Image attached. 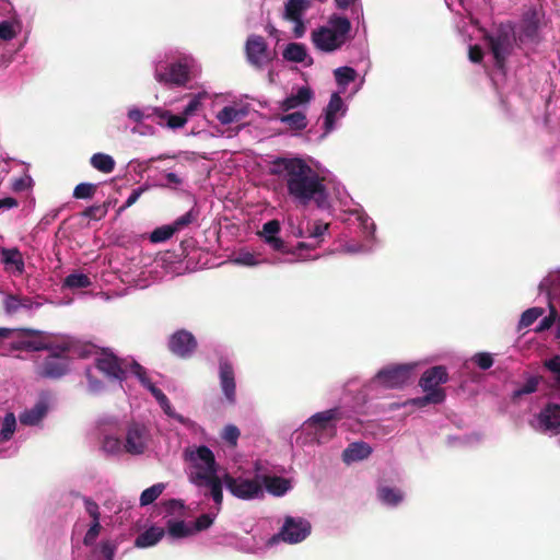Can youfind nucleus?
I'll return each mask as SVG.
<instances>
[{"mask_svg": "<svg viewBox=\"0 0 560 560\" xmlns=\"http://www.w3.org/2000/svg\"><path fill=\"white\" fill-rule=\"evenodd\" d=\"M164 506H166V511L171 514H173L177 511H182L185 508L183 502L179 500H176V499L166 501V503H164Z\"/></svg>", "mask_w": 560, "mask_h": 560, "instance_id": "obj_64", "label": "nucleus"}, {"mask_svg": "<svg viewBox=\"0 0 560 560\" xmlns=\"http://www.w3.org/2000/svg\"><path fill=\"white\" fill-rule=\"evenodd\" d=\"M94 366L97 368L107 380L122 382L128 373V363L125 359H119L114 352L103 349L101 355L94 360Z\"/></svg>", "mask_w": 560, "mask_h": 560, "instance_id": "obj_8", "label": "nucleus"}, {"mask_svg": "<svg viewBox=\"0 0 560 560\" xmlns=\"http://www.w3.org/2000/svg\"><path fill=\"white\" fill-rule=\"evenodd\" d=\"M15 432V416L13 412H9L5 415L4 420H2V427L0 431V442H5L11 440V436Z\"/></svg>", "mask_w": 560, "mask_h": 560, "instance_id": "obj_45", "label": "nucleus"}, {"mask_svg": "<svg viewBox=\"0 0 560 560\" xmlns=\"http://www.w3.org/2000/svg\"><path fill=\"white\" fill-rule=\"evenodd\" d=\"M262 482L265 489L269 492V494H273L276 497H283L291 489L290 479L277 477V476H268L265 475L262 477Z\"/></svg>", "mask_w": 560, "mask_h": 560, "instance_id": "obj_27", "label": "nucleus"}, {"mask_svg": "<svg viewBox=\"0 0 560 560\" xmlns=\"http://www.w3.org/2000/svg\"><path fill=\"white\" fill-rule=\"evenodd\" d=\"M471 361L482 371H488L493 365V358L489 352H476Z\"/></svg>", "mask_w": 560, "mask_h": 560, "instance_id": "obj_50", "label": "nucleus"}, {"mask_svg": "<svg viewBox=\"0 0 560 560\" xmlns=\"http://www.w3.org/2000/svg\"><path fill=\"white\" fill-rule=\"evenodd\" d=\"M357 220L360 222L365 233L373 235L375 231V224L370 217H368L365 213L359 212L357 214Z\"/></svg>", "mask_w": 560, "mask_h": 560, "instance_id": "obj_60", "label": "nucleus"}, {"mask_svg": "<svg viewBox=\"0 0 560 560\" xmlns=\"http://www.w3.org/2000/svg\"><path fill=\"white\" fill-rule=\"evenodd\" d=\"M20 23L12 21H2L0 23V39L11 40L20 32Z\"/></svg>", "mask_w": 560, "mask_h": 560, "instance_id": "obj_46", "label": "nucleus"}, {"mask_svg": "<svg viewBox=\"0 0 560 560\" xmlns=\"http://www.w3.org/2000/svg\"><path fill=\"white\" fill-rule=\"evenodd\" d=\"M238 436L240 430L235 425H225L223 434H221L225 443L233 447L237 446Z\"/></svg>", "mask_w": 560, "mask_h": 560, "instance_id": "obj_53", "label": "nucleus"}, {"mask_svg": "<svg viewBox=\"0 0 560 560\" xmlns=\"http://www.w3.org/2000/svg\"><path fill=\"white\" fill-rule=\"evenodd\" d=\"M220 385L230 404L235 401V381L233 365L225 359L220 361Z\"/></svg>", "mask_w": 560, "mask_h": 560, "instance_id": "obj_23", "label": "nucleus"}, {"mask_svg": "<svg viewBox=\"0 0 560 560\" xmlns=\"http://www.w3.org/2000/svg\"><path fill=\"white\" fill-rule=\"evenodd\" d=\"M101 553L105 560H113L116 553V545L110 540L103 541L101 545Z\"/></svg>", "mask_w": 560, "mask_h": 560, "instance_id": "obj_61", "label": "nucleus"}, {"mask_svg": "<svg viewBox=\"0 0 560 560\" xmlns=\"http://www.w3.org/2000/svg\"><path fill=\"white\" fill-rule=\"evenodd\" d=\"M539 383L540 378L537 376L528 377L522 387L513 392V395H511V400L516 402V400H518L522 396L536 393Z\"/></svg>", "mask_w": 560, "mask_h": 560, "instance_id": "obj_40", "label": "nucleus"}, {"mask_svg": "<svg viewBox=\"0 0 560 560\" xmlns=\"http://www.w3.org/2000/svg\"><path fill=\"white\" fill-rule=\"evenodd\" d=\"M425 396L418 397L413 399V405L418 407H424L430 404L439 405L444 402L445 399V390L444 389H435L432 392H423Z\"/></svg>", "mask_w": 560, "mask_h": 560, "instance_id": "obj_37", "label": "nucleus"}, {"mask_svg": "<svg viewBox=\"0 0 560 560\" xmlns=\"http://www.w3.org/2000/svg\"><path fill=\"white\" fill-rule=\"evenodd\" d=\"M278 119L293 131H301L307 127V118L304 110L287 112L280 115Z\"/></svg>", "mask_w": 560, "mask_h": 560, "instance_id": "obj_30", "label": "nucleus"}, {"mask_svg": "<svg viewBox=\"0 0 560 560\" xmlns=\"http://www.w3.org/2000/svg\"><path fill=\"white\" fill-rule=\"evenodd\" d=\"M144 190L145 188L143 187L135 189L126 200L125 205L119 208L118 212L120 213L125 211L127 208L131 207L133 203H136L140 196L144 192Z\"/></svg>", "mask_w": 560, "mask_h": 560, "instance_id": "obj_62", "label": "nucleus"}, {"mask_svg": "<svg viewBox=\"0 0 560 560\" xmlns=\"http://www.w3.org/2000/svg\"><path fill=\"white\" fill-rule=\"evenodd\" d=\"M124 448V443L120 439L107 435L103 439L102 450L107 454H118Z\"/></svg>", "mask_w": 560, "mask_h": 560, "instance_id": "obj_48", "label": "nucleus"}, {"mask_svg": "<svg viewBox=\"0 0 560 560\" xmlns=\"http://www.w3.org/2000/svg\"><path fill=\"white\" fill-rule=\"evenodd\" d=\"M190 462L202 469L195 475H217L215 456L207 445L198 446L197 451L190 453Z\"/></svg>", "mask_w": 560, "mask_h": 560, "instance_id": "obj_21", "label": "nucleus"}, {"mask_svg": "<svg viewBox=\"0 0 560 560\" xmlns=\"http://www.w3.org/2000/svg\"><path fill=\"white\" fill-rule=\"evenodd\" d=\"M233 261L242 266H256L257 264L255 255L252 253L241 254Z\"/></svg>", "mask_w": 560, "mask_h": 560, "instance_id": "obj_63", "label": "nucleus"}, {"mask_svg": "<svg viewBox=\"0 0 560 560\" xmlns=\"http://www.w3.org/2000/svg\"><path fill=\"white\" fill-rule=\"evenodd\" d=\"M94 185L82 183L79 184L73 191V196L79 199L90 198L94 192Z\"/></svg>", "mask_w": 560, "mask_h": 560, "instance_id": "obj_57", "label": "nucleus"}, {"mask_svg": "<svg viewBox=\"0 0 560 560\" xmlns=\"http://www.w3.org/2000/svg\"><path fill=\"white\" fill-rule=\"evenodd\" d=\"M145 388L150 390L151 395H153V397L155 399H158V402H159L160 407H162V409L164 410V413H166L173 418H176L178 421L183 422L182 416L174 415L172 405L170 404V400L163 390H161L155 385H150V386H147Z\"/></svg>", "mask_w": 560, "mask_h": 560, "instance_id": "obj_35", "label": "nucleus"}, {"mask_svg": "<svg viewBox=\"0 0 560 560\" xmlns=\"http://www.w3.org/2000/svg\"><path fill=\"white\" fill-rule=\"evenodd\" d=\"M280 232V222L278 220H270L262 225L260 235L267 243L278 242V234Z\"/></svg>", "mask_w": 560, "mask_h": 560, "instance_id": "obj_43", "label": "nucleus"}, {"mask_svg": "<svg viewBox=\"0 0 560 560\" xmlns=\"http://www.w3.org/2000/svg\"><path fill=\"white\" fill-rule=\"evenodd\" d=\"M342 420V411L339 408L328 409L316 412L308 419V425L315 430L316 434L328 433L334 436L336 433V422Z\"/></svg>", "mask_w": 560, "mask_h": 560, "instance_id": "obj_16", "label": "nucleus"}, {"mask_svg": "<svg viewBox=\"0 0 560 560\" xmlns=\"http://www.w3.org/2000/svg\"><path fill=\"white\" fill-rule=\"evenodd\" d=\"M373 448L365 442H352L342 452V459L346 463H355L369 458Z\"/></svg>", "mask_w": 560, "mask_h": 560, "instance_id": "obj_26", "label": "nucleus"}, {"mask_svg": "<svg viewBox=\"0 0 560 560\" xmlns=\"http://www.w3.org/2000/svg\"><path fill=\"white\" fill-rule=\"evenodd\" d=\"M314 97L312 89L307 85L299 86L283 101L280 102L279 108L287 113L290 110H304Z\"/></svg>", "mask_w": 560, "mask_h": 560, "instance_id": "obj_17", "label": "nucleus"}, {"mask_svg": "<svg viewBox=\"0 0 560 560\" xmlns=\"http://www.w3.org/2000/svg\"><path fill=\"white\" fill-rule=\"evenodd\" d=\"M347 110V104L341 96H339V93H332L323 113L324 132L319 136V141L324 140L330 132L337 129L339 121L346 116Z\"/></svg>", "mask_w": 560, "mask_h": 560, "instance_id": "obj_9", "label": "nucleus"}, {"mask_svg": "<svg viewBox=\"0 0 560 560\" xmlns=\"http://www.w3.org/2000/svg\"><path fill=\"white\" fill-rule=\"evenodd\" d=\"M498 68H503L506 56L511 52L514 43V33L511 26H500L497 32L487 37Z\"/></svg>", "mask_w": 560, "mask_h": 560, "instance_id": "obj_7", "label": "nucleus"}, {"mask_svg": "<svg viewBox=\"0 0 560 560\" xmlns=\"http://www.w3.org/2000/svg\"><path fill=\"white\" fill-rule=\"evenodd\" d=\"M328 226L329 225L327 223L313 222L307 225L305 231H300L299 236L324 242V235L328 231Z\"/></svg>", "mask_w": 560, "mask_h": 560, "instance_id": "obj_34", "label": "nucleus"}, {"mask_svg": "<svg viewBox=\"0 0 560 560\" xmlns=\"http://www.w3.org/2000/svg\"><path fill=\"white\" fill-rule=\"evenodd\" d=\"M69 352L67 343L59 345L37 366V376L46 380H59L69 372V359L65 355Z\"/></svg>", "mask_w": 560, "mask_h": 560, "instance_id": "obj_5", "label": "nucleus"}, {"mask_svg": "<svg viewBox=\"0 0 560 560\" xmlns=\"http://www.w3.org/2000/svg\"><path fill=\"white\" fill-rule=\"evenodd\" d=\"M225 489L242 500H253L261 495V485L258 480L243 477L234 478L229 474L223 478Z\"/></svg>", "mask_w": 560, "mask_h": 560, "instance_id": "obj_12", "label": "nucleus"}, {"mask_svg": "<svg viewBox=\"0 0 560 560\" xmlns=\"http://www.w3.org/2000/svg\"><path fill=\"white\" fill-rule=\"evenodd\" d=\"M544 366L546 370L552 372L555 381L560 384V357L555 355L550 359H546Z\"/></svg>", "mask_w": 560, "mask_h": 560, "instance_id": "obj_55", "label": "nucleus"}, {"mask_svg": "<svg viewBox=\"0 0 560 560\" xmlns=\"http://www.w3.org/2000/svg\"><path fill=\"white\" fill-rule=\"evenodd\" d=\"M537 421L545 432L555 434L560 433V405L556 402H548L540 409L537 415Z\"/></svg>", "mask_w": 560, "mask_h": 560, "instance_id": "obj_20", "label": "nucleus"}, {"mask_svg": "<svg viewBox=\"0 0 560 560\" xmlns=\"http://www.w3.org/2000/svg\"><path fill=\"white\" fill-rule=\"evenodd\" d=\"M90 163L93 168L104 174H109L114 171L116 162L112 155L106 153H95L91 156Z\"/></svg>", "mask_w": 560, "mask_h": 560, "instance_id": "obj_32", "label": "nucleus"}, {"mask_svg": "<svg viewBox=\"0 0 560 560\" xmlns=\"http://www.w3.org/2000/svg\"><path fill=\"white\" fill-rule=\"evenodd\" d=\"M270 174L284 182L289 197L298 205L314 202L319 209H329L330 201L323 177L304 160L278 158L270 163Z\"/></svg>", "mask_w": 560, "mask_h": 560, "instance_id": "obj_1", "label": "nucleus"}, {"mask_svg": "<svg viewBox=\"0 0 560 560\" xmlns=\"http://www.w3.org/2000/svg\"><path fill=\"white\" fill-rule=\"evenodd\" d=\"M195 486L207 487L215 505L222 504V481L217 475H195L190 478Z\"/></svg>", "mask_w": 560, "mask_h": 560, "instance_id": "obj_24", "label": "nucleus"}, {"mask_svg": "<svg viewBox=\"0 0 560 560\" xmlns=\"http://www.w3.org/2000/svg\"><path fill=\"white\" fill-rule=\"evenodd\" d=\"M557 317L558 311H556V307L549 301V315L545 316L544 319L540 320L539 325L536 327V331L540 332L548 330L553 325Z\"/></svg>", "mask_w": 560, "mask_h": 560, "instance_id": "obj_51", "label": "nucleus"}, {"mask_svg": "<svg viewBox=\"0 0 560 560\" xmlns=\"http://www.w3.org/2000/svg\"><path fill=\"white\" fill-rule=\"evenodd\" d=\"M167 348L177 358L190 359L198 349V340L192 332L180 329L168 337Z\"/></svg>", "mask_w": 560, "mask_h": 560, "instance_id": "obj_14", "label": "nucleus"}, {"mask_svg": "<svg viewBox=\"0 0 560 560\" xmlns=\"http://www.w3.org/2000/svg\"><path fill=\"white\" fill-rule=\"evenodd\" d=\"M2 261L14 266L19 272H23L24 262L16 247H2Z\"/></svg>", "mask_w": 560, "mask_h": 560, "instance_id": "obj_36", "label": "nucleus"}, {"mask_svg": "<svg viewBox=\"0 0 560 560\" xmlns=\"http://www.w3.org/2000/svg\"><path fill=\"white\" fill-rule=\"evenodd\" d=\"M378 498L387 505H397L401 502L402 494L395 488L385 487L378 489Z\"/></svg>", "mask_w": 560, "mask_h": 560, "instance_id": "obj_42", "label": "nucleus"}, {"mask_svg": "<svg viewBox=\"0 0 560 560\" xmlns=\"http://www.w3.org/2000/svg\"><path fill=\"white\" fill-rule=\"evenodd\" d=\"M48 348L44 342L33 339H23L11 343V349L14 351H44Z\"/></svg>", "mask_w": 560, "mask_h": 560, "instance_id": "obj_39", "label": "nucleus"}, {"mask_svg": "<svg viewBox=\"0 0 560 560\" xmlns=\"http://www.w3.org/2000/svg\"><path fill=\"white\" fill-rule=\"evenodd\" d=\"M63 284L67 288H86L90 285V278L84 273H71L63 280Z\"/></svg>", "mask_w": 560, "mask_h": 560, "instance_id": "obj_47", "label": "nucleus"}, {"mask_svg": "<svg viewBox=\"0 0 560 560\" xmlns=\"http://www.w3.org/2000/svg\"><path fill=\"white\" fill-rule=\"evenodd\" d=\"M246 55L248 61L256 67H262L271 59L265 39L258 35L248 37L246 42Z\"/></svg>", "mask_w": 560, "mask_h": 560, "instance_id": "obj_18", "label": "nucleus"}, {"mask_svg": "<svg viewBox=\"0 0 560 560\" xmlns=\"http://www.w3.org/2000/svg\"><path fill=\"white\" fill-rule=\"evenodd\" d=\"M339 10H350L351 16L360 19L363 16V7L361 0H334Z\"/></svg>", "mask_w": 560, "mask_h": 560, "instance_id": "obj_38", "label": "nucleus"}, {"mask_svg": "<svg viewBox=\"0 0 560 560\" xmlns=\"http://www.w3.org/2000/svg\"><path fill=\"white\" fill-rule=\"evenodd\" d=\"M47 410H49V406L45 399H40L35 406L20 413V423L27 427H35L46 417Z\"/></svg>", "mask_w": 560, "mask_h": 560, "instance_id": "obj_25", "label": "nucleus"}, {"mask_svg": "<svg viewBox=\"0 0 560 560\" xmlns=\"http://www.w3.org/2000/svg\"><path fill=\"white\" fill-rule=\"evenodd\" d=\"M311 5V0H288L284 3L282 18L293 24L292 32L295 38H302L306 32L303 16Z\"/></svg>", "mask_w": 560, "mask_h": 560, "instance_id": "obj_10", "label": "nucleus"}, {"mask_svg": "<svg viewBox=\"0 0 560 560\" xmlns=\"http://www.w3.org/2000/svg\"><path fill=\"white\" fill-rule=\"evenodd\" d=\"M150 442V431L144 424L132 422L128 424L125 432L124 451L133 456L145 453Z\"/></svg>", "mask_w": 560, "mask_h": 560, "instance_id": "obj_11", "label": "nucleus"}, {"mask_svg": "<svg viewBox=\"0 0 560 560\" xmlns=\"http://www.w3.org/2000/svg\"><path fill=\"white\" fill-rule=\"evenodd\" d=\"M164 485L158 483L142 491L140 497V505L148 506L155 502L156 499L163 493Z\"/></svg>", "mask_w": 560, "mask_h": 560, "instance_id": "obj_41", "label": "nucleus"}, {"mask_svg": "<svg viewBox=\"0 0 560 560\" xmlns=\"http://www.w3.org/2000/svg\"><path fill=\"white\" fill-rule=\"evenodd\" d=\"M351 31L350 20L334 13L326 24L312 32V43L324 52H332L340 49L349 38Z\"/></svg>", "mask_w": 560, "mask_h": 560, "instance_id": "obj_3", "label": "nucleus"}, {"mask_svg": "<svg viewBox=\"0 0 560 560\" xmlns=\"http://www.w3.org/2000/svg\"><path fill=\"white\" fill-rule=\"evenodd\" d=\"M334 75L338 85L335 93H339L340 96L347 93L348 86L355 81L358 73L351 67H340L334 71Z\"/></svg>", "mask_w": 560, "mask_h": 560, "instance_id": "obj_31", "label": "nucleus"}, {"mask_svg": "<svg viewBox=\"0 0 560 560\" xmlns=\"http://www.w3.org/2000/svg\"><path fill=\"white\" fill-rule=\"evenodd\" d=\"M167 532L172 538H186L196 534L185 521H167Z\"/></svg>", "mask_w": 560, "mask_h": 560, "instance_id": "obj_33", "label": "nucleus"}, {"mask_svg": "<svg viewBox=\"0 0 560 560\" xmlns=\"http://www.w3.org/2000/svg\"><path fill=\"white\" fill-rule=\"evenodd\" d=\"M196 220V214L192 210L177 218L173 223L165 224L153 230L149 235L151 243H164L172 238V236Z\"/></svg>", "mask_w": 560, "mask_h": 560, "instance_id": "obj_15", "label": "nucleus"}, {"mask_svg": "<svg viewBox=\"0 0 560 560\" xmlns=\"http://www.w3.org/2000/svg\"><path fill=\"white\" fill-rule=\"evenodd\" d=\"M208 97L209 95L205 91L188 95L189 101L182 115H174L162 107L152 108L156 115V124L161 127H166L173 130L183 128L189 118L200 113L203 107V103Z\"/></svg>", "mask_w": 560, "mask_h": 560, "instance_id": "obj_4", "label": "nucleus"}, {"mask_svg": "<svg viewBox=\"0 0 560 560\" xmlns=\"http://www.w3.org/2000/svg\"><path fill=\"white\" fill-rule=\"evenodd\" d=\"M248 115V105L243 103H233L224 106L215 115L221 125H231L240 122Z\"/></svg>", "mask_w": 560, "mask_h": 560, "instance_id": "obj_22", "label": "nucleus"}, {"mask_svg": "<svg viewBox=\"0 0 560 560\" xmlns=\"http://www.w3.org/2000/svg\"><path fill=\"white\" fill-rule=\"evenodd\" d=\"M283 58L288 61L312 65V58L308 56L306 47L300 43H291L283 50Z\"/></svg>", "mask_w": 560, "mask_h": 560, "instance_id": "obj_28", "label": "nucleus"}, {"mask_svg": "<svg viewBox=\"0 0 560 560\" xmlns=\"http://www.w3.org/2000/svg\"><path fill=\"white\" fill-rule=\"evenodd\" d=\"M128 368H129V371H131L133 373V375L137 376L138 380H140V383L142 384V386L147 387L150 385H154L153 383H151L150 378L147 377L145 369L141 364H139L137 361L132 360V362L130 364H128Z\"/></svg>", "mask_w": 560, "mask_h": 560, "instance_id": "obj_49", "label": "nucleus"}, {"mask_svg": "<svg viewBox=\"0 0 560 560\" xmlns=\"http://www.w3.org/2000/svg\"><path fill=\"white\" fill-rule=\"evenodd\" d=\"M84 506L93 522H100L98 504L92 498H84Z\"/></svg>", "mask_w": 560, "mask_h": 560, "instance_id": "obj_59", "label": "nucleus"}, {"mask_svg": "<svg viewBox=\"0 0 560 560\" xmlns=\"http://www.w3.org/2000/svg\"><path fill=\"white\" fill-rule=\"evenodd\" d=\"M20 296L10 294L4 300V310L7 314L13 315L20 312Z\"/></svg>", "mask_w": 560, "mask_h": 560, "instance_id": "obj_56", "label": "nucleus"}, {"mask_svg": "<svg viewBox=\"0 0 560 560\" xmlns=\"http://www.w3.org/2000/svg\"><path fill=\"white\" fill-rule=\"evenodd\" d=\"M312 532V524L303 517L287 516L281 530L268 540V545H275L279 541L289 545H295L304 541Z\"/></svg>", "mask_w": 560, "mask_h": 560, "instance_id": "obj_6", "label": "nucleus"}, {"mask_svg": "<svg viewBox=\"0 0 560 560\" xmlns=\"http://www.w3.org/2000/svg\"><path fill=\"white\" fill-rule=\"evenodd\" d=\"M198 69L196 60L190 55L180 52L165 54L154 65V78L159 83L184 86L195 75Z\"/></svg>", "mask_w": 560, "mask_h": 560, "instance_id": "obj_2", "label": "nucleus"}, {"mask_svg": "<svg viewBox=\"0 0 560 560\" xmlns=\"http://www.w3.org/2000/svg\"><path fill=\"white\" fill-rule=\"evenodd\" d=\"M213 523V517L208 514H201L199 517H197V521L194 523V530L195 532H203L211 527Z\"/></svg>", "mask_w": 560, "mask_h": 560, "instance_id": "obj_58", "label": "nucleus"}, {"mask_svg": "<svg viewBox=\"0 0 560 560\" xmlns=\"http://www.w3.org/2000/svg\"><path fill=\"white\" fill-rule=\"evenodd\" d=\"M164 537V528L158 526H151L143 533L137 536L136 547L138 548H150L159 544Z\"/></svg>", "mask_w": 560, "mask_h": 560, "instance_id": "obj_29", "label": "nucleus"}, {"mask_svg": "<svg viewBox=\"0 0 560 560\" xmlns=\"http://www.w3.org/2000/svg\"><path fill=\"white\" fill-rule=\"evenodd\" d=\"M542 314L541 307H530L523 312L522 317L518 320V330L529 327L535 323L538 318H540Z\"/></svg>", "mask_w": 560, "mask_h": 560, "instance_id": "obj_44", "label": "nucleus"}, {"mask_svg": "<svg viewBox=\"0 0 560 560\" xmlns=\"http://www.w3.org/2000/svg\"><path fill=\"white\" fill-rule=\"evenodd\" d=\"M152 108L153 107H148L147 113H144L143 110H141L138 107H131L128 109L127 116L130 120H132L135 122H141L144 118H151L153 116L156 118V115L154 114Z\"/></svg>", "mask_w": 560, "mask_h": 560, "instance_id": "obj_52", "label": "nucleus"}, {"mask_svg": "<svg viewBox=\"0 0 560 560\" xmlns=\"http://www.w3.org/2000/svg\"><path fill=\"white\" fill-rule=\"evenodd\" d=\"M448 381V373L444 365H434L422 373L419 378V386L423 392L444 390L440 387Z\"/></svg>", "mask_w": 560, "mask_h": 560, "instance_id": "obj_19", "label": "nucleus"}, {"mask_svg": "<svg viewBox=\"0 0 560 560\" xmlns=\"http://www.w3.org/2000/svg\"><path fill=\"white\" fill-rule=\"evenodd\" d=\"M412 370L409 364L389 365L380 370L374 380L386 388H400L409 382Z\"/></svg>", "mask_w": 560, "mask_h": 560, "instance_id": "obj_13", "label": "nucleus"}, {"mask_svg": "<svg viewBox=\"0 0 560 560\" xmlns=\"http://www.w3.org/2000/svg\"><path fill=\"white\" fill-rule=\"evenodd\" d=\"M101 529L102 525L100 524V521H93L92 525L89 527L88 533L84 535L83 544L85 546L94 545V541L97 538Z\"/></svg>", "mask_w": 560, "mask_h": 560, "instance_id": "obj_54", "label": "nucleus"}]
</instances>
